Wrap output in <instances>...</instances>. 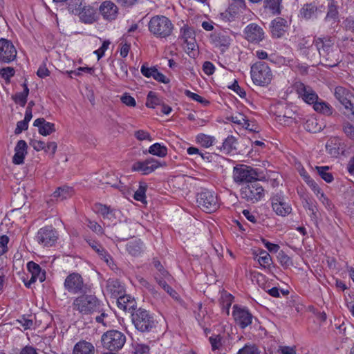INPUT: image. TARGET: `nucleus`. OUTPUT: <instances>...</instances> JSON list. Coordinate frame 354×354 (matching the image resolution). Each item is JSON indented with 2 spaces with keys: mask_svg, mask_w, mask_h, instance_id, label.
Masks as SVG:
<instances>
[{
  "mask_svg": "<svg viewBox=\"0 0 354 354\" xmlns=\"http://www.w3.org/2000/svg\"><path fill=\"white\" fill-rule=\"evenodd\" d=\"M334 43L332 37H318L314 40V44L320 55L321 63L330 68L336 66L341 62L339 51L334 47Z\"/></svg>",
  "mask_w": 354,
  "mask_h": 354,
  "instance_id": "nucleus-1",
  "label": "nucleus"
},
{
  "mask_svg": "<svg viewBox=\"0 0 354 354\" xmlns=\"http://www.w3.org/2000/svg\"><path fill=\"white\" fill-rule=\"evenodd\" d=\"M73 310L77 311L83 315H91L94 313H100L102 310V304L95 295L81 293V295L75 297L73 301Z\"/></svg>",
  "mask_w": 354,
  "mask_h": 354,
  "instance_id": "nucleus-2",
  "label": "nucleus"
},
{
  "mask_svg": "<svg viewBox=\"0 0 354 354\" xmlns=\"http://www.w3.org/2000/svg\"><path fill=\"white\" fill-rule=\"evenodd\" d=\"M148 28L155 37L166 39L171 35L174 26L168 17L164 15H156L151 18Z\"/></svg>",
  "mask_w": 354,
  "mask_h": 354,
  "instance_id": "nucleus-3",
  "label": "nucleus"
},
{
  "mask_svg": "<svg viewBox=\"0 0 354 354\" xmlns=\"http://www.w3.org/2000/svg\"><path fill=\"white\" fill-rule=\"evenodd\" d=\"M259 169L250 166L241 164L236 165L233 168V180L238 185H247L256 180H259Z\"/></svg>",
  "mask_w": 354,
  "mask_h": 354,
  "instance_id": "nucleus-4",
  "label": "nucleus"
},
{
  "mask_svg": "<svg viewBox=\"0 0 354 354\" xmlns=\"http://www.w3.org/2000/svg\"><path fill=\"white\" fill-rule=\"evenodd\" d=\"M251 77L254 84L265 86L268 85L273 77L272 72L264 62H257L251 66Z\"/></svg>",
  "mask_w": 354,
  "mask_h": 354,
  "instance_id": "nucleus-5",
  "label": "nucleus"
},
{
  "mask_svg": "<svg viewBox=\"0 0 354 354\" xmlns=\"http://www.w3.org/2000/svg\"><path fill=\"white\" fill-rule=\"evenodd\" d=\"M64 287L66 290L73 295L91 292V286L84 282L80 274L73 272L65 279Z\"/></svg>",
  "mask_w": 354,
  "mask_h": 354,
  "instance_id": "nucleus-6",
  "label": "nucleus"
},
{
  "mask_svg": "<svg viewBox=\"0 0 354 354\" xmlns=\"http://www.w3.org/2000/svg\"><path fill=\"white\" fill-rule=\"evenodd\" d=\"M131 320L135 328L140 332H149L155 326V320L151 313L143 308H138L131 313Z\"/></svg>",
  "mask_w": 354,
  "mask_h": 354,
  "instance_id": "nucleus-7",
  "label": "nucleus"
},
{
  "mask_svg": "<svg viewBox=\"0 0 354 354\" xmlns=\"http://www.w3.org/2000/svg\"><path fill=\"white\" fill-rule=\"evenodd\" d=\"M196 203L198 207L206 213L214 212L219 207L217 194L208 189H203L197 194Z\"/></svg>",
  "mask_w": 354,
  "mask_h": 354,
  "instance_id": "nucleus-8",
  "label": "nucleus"
},
{
  "mask_svg": "<svg viewBox=\"0 0 354 354\" xmlns=\"http://www.w3.org/2000/svg\"><path fill=\"white\" fill-rule=\"evenodd\" d=\"M101 342L104 348L111 351L121 349L126 342L125 335L118 330H110L104 333Z\"/></svg>",
  "mask_w": 354,
  "mask_h": 354,
  "instance_id": "nucleus-9",
  "label": "nucleus"
},
{
  "mask_svg": "<svg viewBox=\"0 0 354 354\" xmlns=\"http://www.w3.org/2000/svg\"><path fill=\"white\" fill-rule=\"evenodd\" d=\"M240 195L242 199L254 204L264 197L265 190L259 180H256L241 187Z\"/></svg>",
  "mask_w": 354,
  "mask_h": 354,
  "instance_id": "nucleus-10",
  "label": "nucleus"
},
{
  "mask_svg": "<svg viewBox=\"0 0 354 354\" xmlns=\"http://www.w3.org/2000/svg\"><path fill=\"white\" fill-rule=\"evenodd\" d=\"M334 95L346 109L351 111L354 109V90L353 88L338 86L335 88Z\"/></svg>",
  "mask_w": 354,
  "mask_h": 354,
  "instance_id": "nucleus-11",
  "label": "nucleus"
},
{
  "mask_svg": "<svg viewBox=\"0 0 354 354\" xmlns=\"http://www.w3.org/2000/svg\"><path fill=\"white\" fill-rule=\"evenodd\" d=\"M70 10L74 15H77L82 21L92 24L95 20V10L90 6L82 5L80 0H75V7L71 5Z\"/></svg>",
  "mask_w": 354,
  "mask_h": 354,
  "instance_id": "nucleus-12",
  "label": "nucleus"
},
{
  "mask_svg": "<svg viewBox=\"0 0 354 354\" xmlns=\"http://www.w3.org/2000/svg\"><path fill=\"white\" fill-rule=\"evenodd\" d=\"M165 165V162L161 163L153 158H149L145 160L135 162L131 166V171L139 172L142 175H148L153 172L158 167Z\"/></svg>",
  "mask_w": 354,
  "mask_h": 354,
  "instance_id": "nucleus-13",
  "label": "nucleus"
},
{
  "mask_svg": "<svg viewBox=\"0 0 354 354\" xmlns=\"http://www.w3.org/2000/svg\"><path fill=\"white\" fill-rule=\"evenodd\" d=\"M270 201L272 210L277 215L286 216L291 213L292 207L281 192L274 194Z\"/></svg>",
  "mask_w": 354,
  "mask_h": 354,
  "instance_id": "nucleus-14",
  "label": "nucleus"
},
{
  "mask_svg": "<svg viewBox=\"0 0 354 354\" xmlns=\"http://www.w3.org/2000/svg\"><path fill=\"white\" fill-rule=\"evenodd\" d=\"M232 316L235 323L242 329L250 325L253 319L248 308L236 304L233 306Z\"/></svg>",
  "mask_w": 354,
  "mask_h": 354,
  "instance_id": "nucleus-15",
  "label": "nucleus"
},
{
  "mask_svg": "<svg viewBox=\"0 0 354 354\" xmlns=\"http://www.w3.org/2000/svg\"><path fill=\"white\" fill-rule=\"evenodd\" d=\"M37 241L44 247L53 245L57 239L56 230L52 226L41 228L36 235Z\"/></svg>",
  "mask_w": 354,
  "mask_h": 354,
  "instance_id": "nucleus-16",
  "label": "nucleus"
},
{
  "mask_svg": "<svg viewBox=\"0 0 354 354\" xmlns=\"http://www.w3.org/2000/svg\"><path fill=\"white\" fill-rule=\"evenodd\" d=\"M16 57L17 50L13 44L6 39H0V62L10 63Z\"/></svg>",
  "mask_w": 354,
  "mask_h": 354,
  "instance_id": "nucleus-17",
  "label": "nucleus"
},
{
  "mask_svg": "<svg viewBox=\"0 0 354 354\" xmlns=\"http://www.w3.org/2000/svg\"><path fill=\"white\" fill-rule=\"evenodd\" d=\"M244 34L248 41L254 44L259 43L265 37L263 29L255 23L248 24L244 29Z\"/></svg>",
  "mask_w": 354,
  "mask_h": 354,
  "instance_id": "nucleus-18",
  "label": "nucleus"
},
{
  "mask_svg": "<svg viewBox=\"0 0 354 354\" xmlns=\"http://www.w3.org/2000/svg\"><path fill=\"white\" fill-rule=\"evenodd\" d=\"M180 38L183 39L184 43L187 45L188 54L196 50L197 44L195 39V32L193 28L187 25H184L180 30Z\"/></svg>",
  "mask_w": 354,
  "mask_h": 354,
  "instance_id": "nucleus-19",
  "label": "nucleus"
},
{
  "mask_svg": "<svg viewBox=\"0 0 354 354\" xmlns=\"http://www.w3.org/2000/svg\"><path fill=\"white\" fill-rule=\"evenodd\" d=\"M339 6L336 0H327V12L324 22L334 27L339 21Z\"/></svg>",
  "mask_w": 354,
  "mask_h": 354,
  "instance_id": "nucleus-20",
  "label": "nucleus"
},
{
  "mask_svg": "<svg viewBox=\"0 0 354 354\" xmlns=\"http://www.w3.org/2000/svg\"><path fill=\"white\" fill-rule=\"evenodd\" d=\"M27 268L31 273L30 279L28 282H25V286L27 288H30V286L35 283L37 280H39L40 282L45 281L46 272L44 270H41L39 264L33 261H29L27 263Z\"/></svg>",
  "mask_w": 354,
  "mask_h": 354,
  "instance_id": "nucleus-21",
  "label": "nucleus"
},
{
  "mask_svg": "<svg viewBox=\"0 0 354 354\" xmlns=\"http://www.w3.org/2000/svg\"><path fill=\"white\" fill-rule=\"evenodd\" d=\"M296 88L299 96L301 97L305 102L313 104V106L317 100H319L317 94L311 87L306 86L303 83H299L297 84Z\"/></svg>",
  "mask_w": 354,
  "mask_h": 354,
  "instance_id": "nucleus-22",
  "label": "nucleus"
},
{
  "mask_svg": "<svg viewBox=\"0 0 354 354\" xmlns=\"http://www.w3.org/2000/svg\"><path fill=\"white\" fill-rule=\"evenodd\" d=\"M135 225L136 223L127 221L120 222L118 224L115 225L114 232L116 234V238L124 241L132 236L134 233L133 226Z\"/></svg>",
  "mask_w": 354,
  "mask_h": 354,
  "instance_id": "nucleus-23",
  "label": "nucleus"
},
{
  "mask_svg": "<svg viewBox=\"0 0 354 354\" xmlns=\"http://www.w3.org/2000/svg\"><path fill=\"white\" fill-rule=\"evenodd\" d=\"M210 38L213 44L216 47L221 48L222 51L227 49L231 44V38L225 31L214 32L211 35Z\"/></svg>",
  "mask_w": 354,
  "mask_h": 354,
  "instance_id": "nucleus-24",
  "label": "nucleus"
},
{
  "mask_svg": "<svg viewBox=\"0 0 354 354\" xmlns=\"http://www.w3.org/2000/svg\"><path fill=\"white\" fill-rule=\"evenodd\" d=\"M326 150L331 157L336 158L344 151V145L337 138H332L326 144Z\"/></svg>",
  "mask_w": 354,
  "mask_h": 354,
  "instance_id": "nucleus-25",
  "label": "nucleus"
},
{
  "mask_svg": "<svg viewBox=\"0 0 354 354\" xmlns=\"http://www.w3.org/2000/svg\"><path fill=\"white\" fill-rule=\"evenodd\" d=\"M106 289L113 298H118L125 292L124 286L117 279H109L106 281Z\"/></svg>",
  "mask_w": 354,
  "mask_h": 354,
  "instance_id": "nucleus-26",
  "label": "nucleus"
},
{
  "mask_svg": "<svg viewBox=\"0 0 354 354\" xmlns=\"http://www.w3.org/2000/svg\"><path fill=\"white\" fill-rule=\"evenodd\" d=\"M28 145L26 141L20 140L15 147V154L12 157V162L15 165L24 163V158L27 154Z\"/></svg>",
  "mask_w": 354,
  "mask_h": 354,
  "instance_id": "nucleus-27",
  "label": "nucleus"
},
{
  "mask_svg": "<svg viewBox=\"0 0 354 354\" xmlns=\"http://www.w3.org/2000/svg\"><path fill=\"white\" fill-rule=\"evenodd\" d=\"M100 11L105 19L111 21L117 17L118 7L113 2L106 1L101 4Z\"/></svg>",
  "mask_w": 354,
  "mask_h": 354,
  "instance_id": "nucleus-28",
  "label": "nucleus"
},
{
  "mask_svg": "<svg viewBox=\"0 0 354 354\" xmlns=\"http://www.w3.org/2000/svg\"><path fill=\"white\" fill-rule=\"evenodd\" d=\"M323 6L318 8L314 3H306L300 10V16L305 19H317L318 12H322Z\"/></svg>",
  "mask_w": 354,
  "mask_h": 354,
  "instance_id": "nucleus-29",
  "label": "nucleus"
},
{
  "mask_svg": "<svg viewBox=\"0 0 354 354\" xmlns=\"http://www.w3.org/2000/svg\"><path fill=\"white\" fill-rule=\"evenodd\" d=\"M33 125L38 128L39 134L47 136L54 133L55 130V124L47 122L44 118H37L34 121Z\"/></svg>",
  "mask_w": 354,
  "mask_h": 354,
  "instance_id": "nucleus-30",
  "label": "nucleus"
},
{
  "mask_svg": "<svg viewBox=\"0 0 354 354\" xmlns=\"http://www.w3.org/2000/svg\"><path fill=\"white\" fill-rule=\"evenodd\" d=\"M136 301L129 295L122 294L117 299V304L120 309L131 314L133 313L134 307L136 306Z\"/></svg>",
  "mask_w": 354,
  "mask_h": 354,
  "instance_id": "nucleus-31",
  "label": "nucleus"
},
{
  "mask_svg": "<svg viewBox=\"0 0 354 354\" xmlns=\"http://www.w3.org/2000/svg\"><path fill=\"white\" fill-rule=\"evenodd\" d=\"M287 21L283 18L278 17L272 21L271 32L272 35L276 38H280L283 36L287 27Z\"/></svg>",
  "mask_w": 354,
  "mask_h": 354,
  "instance_id": "nucleus-32",
  "label": "nucleus"
},
{
  "mask_svg": "<svg viewBox=\"0 0 354 354\" xmlns=\"http://www.w3.org/2000/svg\"><path fill=\"white\" fill-rule=\"evenodd\" d=\"M126 249L131 256L140 257L145 252V246L140 239H135L126 245Z\"/></svg>",
  "mask_w": 354,
  "mask_h": 354,
  "instance_id": "nucleus-33",
  "label": "nucleus"
},
{
  "mask_svg": "<svg viewBox=\"0 0 354 354\" xmlns=\"http://www.w3.org/2000/svg\"><path fill=\"white\" fill-rule=\"evenodd\" d=\"M86 242L89 246L98 254L100 258L104 260L107 264L113 262L112 257L108 252L101 245V244L94 240H87Z\"/></svg>",
  "mask_w": 354,
  "mask_h": 354,
  "instance_id": "nucleus-34",
  "label": "nucleus"
},
{
  "mask_svg": "<svg viewBox=\"0 0 354 354\" xmlns=\"http://www.w3.org/2000/svg\"><path fill=\"white\" fill-rule=\"evenodd\" d=\"M94 346L86 341H80L73 348V354H94Z\"/></svg>",
  "mask_w": 354,
  "mask_h": 354,
  "instance_id": "nucleus-35",
  "label": "nucleus"
},
{
  "mask_svg": "<svg viewBox=\"0 0 354 354\" xmlns=\"http://www.w3.org/2000/svg\"><path fill=\"white\" fill-rule=\"evenodd\" d=\"M74 194V189L71 187L62 186L57 188L52 196L57 200L63 201L71 198Z\"/></svg>",
  "mask_w": 354,
  "mask_h": 354,
  "instance_id": "nucleus-36",
  "label": "nucleus"
},
{
  "mask_svg": "<svg viewBox=\"0 0 354 354\" xmlns=\"http://www.w3.org/2000/svg\"><path fill=\"white\" fill-rule=\"evenodd\" d=\"M282 0H264L263 8L274 15L281 13Z\"/></svg>",
  "mask_w": 354,
  "mask_h": 354,
  "instance_id": "nucleus-37",
  "label": "nucleus"
},
{
  "mask_svg": "<svg viewBox=\"0 0 354 354\" xmlns=\"http://www.w3.org/2000/svg\"><path fill=\"white\" fill-rule=\"evenodd\" d=\"M313 109L315 111L326 115H330L333 113V107L322 100H317L314 104Z\"/></svg>",
  "mask_w": 354,
  "mask_h": 354,
  "instance_id": "nucleus-38",
  "label": "nucleus"
},
{
  "mask_svg": "<svg viewBox=\"0 0 354 354\" xmlns=\"http://www.w3.org/2000/svg\"><path fill=\"white\" fill-rule=\"evenodd\" d=\"M24 91L22 92L17 93L12 95V98L15 103L19 104L21 106H24L27 102V97L29 94V88L26 82L23 84Z\"/></svg>",
  "mask_w": 354,
  "mask_h": 354,
  "instance_id": "nucleus-39",
  "label": "nucleus"
},
{
  "mask_svg": "<svg viewBox=\"0 0 354 354\" xmlns=\"http://www.w3.org/2000/svg\"><path fill=\"white\" fill-rule=\"evenodd\" d=\"M148 151L151 155L163 158L167 154V148L166 146L156 142L149 147Z\"/></svg>",
  "mask_w": 354,
  "mask_h": 354,
  "instance_id": "nucleus-40",
  "label": "nucleus"
},
{
  "mask_svg": "<svg viewBox=\"0 0 354 354\" xmlns=\"http://www.w3.org/2000/svg\"><path fill=\"white\" fill-rule=\"evenodd\" d=\"M95 211L101 214L104 219H111L113 216V211L109 206L101 203L95 205Z\"/></svg>",
  "mask_w": 354,
  "mask_h": 354,
  "instance_id": "nucleus-41",
  "label": "nucleus"
},
{
  "mask_svg": "<svg viewBox=\"0 0 354 354\" xmlns=\"http://www.w3.org/2000/svg\"><path fill=\"white\" fill-rule=\"evenodd\" d=\"M235 143L236 139L234 136H227L223 142L221 151L226 154L230 153L234 149H235Z\"/></svg>",
  "mask_w": 354,
  "mask_h": 354,
  "instance_id": "nucleus-42",
  "label": "nucleus"
},
{
  "mask_svg": "<svg viewBox=\"0 0 354 354\" xmlns=\"http://www.w3.org/2000/svg\"><path fill=\"white\" fill-rule=\"evenodd\" d=\"M319 176L326 183H330L333 181L334 178L332 173L329 172L328 166H317L315 167Z\"/></svg>",
  "mask_w": 354,
  "mask_h": 354,
  "instance_id": "nucleus-43",
  "label": "nucleus"
},
{
  "mask_svg": "<svg viewBox=\"0 0 354 354\" xmlns=\"http://www.w3.org/2000/svg\"><path fill=\"white\" fill-rule=\"evenodd\" d=\"M196 142L205 148H208L213 145L215 140L214 137L206 135L204 133H199L196 138Z\"/></svg>",
  "mask_w": 354,
  "mask_h": 354,
  "instance_id": "nucleus-44",
  "label": "nucleus"
},
{
  "mask_svg": "<svg viewBox=\"0 0 354 354\" xmlns=\"http://www.w3.org/2000/svg\"><path fill=\"white\" fill-rule=\"evenodd\" d=\"M147 185L145 182H140L139 187L134 194V199L137 201L144 203L146 201V191Z\"/></svg>",
  "mask_w": 354,
  "mask_h": 354,
  "instance_id": "nucleus-45",
  "label": "nucleus"
},
{
  "mask_svg": "<svg viewBox=\"0 0 354 354\" xmlns=\"http://www.w3.org/2000/svg\"><path fill=\"white\" fill-rule=\"evenodd\" d=\"M234 297L227 292H225L221 295V304L223 306V309L226 310L227 315H229L230 306L233 302Z\"/></svg>",
  "mask_w": 354,
  "mask_h": 354,
  "instance_id": "nucleus-46",
  "label": "nucleus"
},
{
  "mask_svg": "<svg viewBox=\"0 0 354 354\" xmlns=\"http://www.w3.org/2000/svg\"><path fill=\"white\" fill-rule=\"evenodd\" d=\"M158 285L166 291L171 297L178 299V295L171 286H169L165 280L159 279L157 277H155Z\"/></svg>",
  "mask_w": 354,
  "mask_h": 354,
  "instance_id": "nucleus-47",
  "label": "nucleus"
},
{
  "mask_svg": "<svg viewBox=\"0 0 354 354\" xmlns=\"http://www.w3.org/2000/svg\"><path fill=\"white\" fill-rule=\"evenodd\" d=\"M258 261L261 266L266 268L270 266L272 259L268 252L261 250L259 254Z\"/></svg>",
  "mask_w": 354,
  "mask_h": 354,
  "instance_id": "nucleus-48",
  "label": "nucleus"
},
{
  "mask_svg": "<svg viewBox=\"0 0 354 354\" xmlns=\"http://www.w3.org/2000/svg\"><path fill=\"white\" fill-rule=\"evenodd\" d=\"M160 104V100L158 97L156 93L149 92L147 96L146 106L149 108L154 109L156 105Z\"/></svg>",
  "mask_w": 354,
  "mask_h": 354,
  "instance_id": "nucleus-49",
  "label": "nucleus"
},
{
  "mask_svg": "<svg viewBox=\"0 0 354 354\" xmlns=\"http://www.w3.org/2000/svg\"><path fill=\"white\" fill-rule=\"evenodd\" d=\"M256 56L259 59H269V60L272 62H277V63H281L283 62H284V59L281 57H276L275 59L274 58H272L271 57H268V53L263 50H258L256 51Z\"/></svg>",
  "mask_w": 354,
  "mask_h": 354,
  "instance_id": "nucleus-50",
  "label": "nucleus"
},
{
  "mask_svg": "<svg viewBox=\"0 0 354 354\" xmlns=\"http://www.w3.org/2000/svg\"><path fill=\"white\" fill-rule=\"evenodd\" d=\"M259 351L255 344H245L239 349L237 354H259Z\"/></svg>",
  "mask_w": 354,
  "mask_h": 354,
  "instance_id": "nucleus-51",
  "label": "nucleus"
},
{
  "mask_svg": "<svg viewBox=\"0 0 354 354\" xmlns=\"http://www.w3.org/2000/svg\"><path fill=\"white\" fill-rule=\"evenodd\" d=\"M221 339L222 337L219 334H214L209 337V342L211 344L212 350L213 351H216V349H218L221 346Z\"/></svg>",
  "mask_w": 354,
  "mask_h": 354,
  "instance_id": "nucleus-52",
  "label": "nucleus"
},
{
  "mask_svg": "<svg viewBox=\"0 0 354 354\" xmlns=\"http://www.w3.org/2000/svg\"><path fill=\"white\" fill-rule=\"evenodd\" d=\"M277 258L283 267L288 268L292 265V259L283 251L279 252Z\"/></svg>",
  "mask_w": 354,
  "mask_h": 354,
  "instance_id": "nucleus-53",
  "label": "nucleus"
},
{
  "mask_svg": "<svg viewBox=\"0 0 354 354\" xmlns=\"http://www.w3.org/2000/svg\"><path fill=\"white\" fill-rule=\"evenodd\" d=\"M15 69L12 67H5L0 69V75L6 81L9 82L10 79L15 75Z\"/></svg>",
  "mask_w": 354,
  "mask_h": 354,
  "instance_id": "nucleus-54",
  "label": "nucleus"
},
{
  "mask_svg": "<svg viewBox=\"0 0 354 354\" xmlns=\"http://www.w3.org/2000/svg\"><path fill=\"white\" fill-rule=\"evenodd\" d=\"M156 70V67H149L147 63H144L140 68V72L145 77L147 78L153 77L154 75L153 71Z\"/></svg>",
  "mask_w": 354,
  "mask_h": 354,
  "instance_id": "nucleus-55",
  "label": "nucleus"
},
{
  "mask_svg": "<svg viewBox=\"0 0 354 354\" xmlns=\"http://www.w3.org/2000/svg\"><path fill=\"white\" fill-rule=\"evenodd\" d=\"M184 93L187 97L196 102H200L203 104H209V102L204 99L203 97L189 90H185Z\"/></svg>",
  "mask_w": 354,
  "mask_h": 354,
  "instance_id": "nucleus-56",
  "label": "nucleus"
},
{
  "mask_svg": "<svg viewBox=\"0 0 354 354\" xmlns=\"http://www.w3.org/2000/svg\"><path fill=\"white\" fill-rule=\"evenodd\" d=\"M344 28L354 34V15H349L343 21Z\"/></svg>",
  "mask_w": 354,
  "mask_h": 354,
  "instance_id": "nucleus-57",
  "label": "nucleus"
},
{
  "mask_svg": "<svg viewBox=\"0 0 354 354\" xmlns=\"http://www.w3.org/2000/svg\"><path fill=\"white\" fill-rule=\"evenodd\" d=\"M118 64L120 69L117 75L120 79L125 80L128 77L127 64L123 60H119Z\"/></svg>",
  "mask_w": 354,
  "mask_h": 354,
  "instance_id": "nucleus-58",
  "label": "nucleus"
},
{
  "mask_svg": "<svg viewBox=\"0 0 354 354\" xmlns=\"http://www.w3.org/2000/svg\"><path fill=\"white\" fill-rule=\"evenodd\" d=\"M121 102L125 105L131 107H134L136 105L135 99L130 95L128 93H124L120 97Z\"/></svg>",
  "mask_w": 354,
  "mask_h": 354,
  "instance_id": "nucleus-59",
  "label": "nucleus"
},
{
  "mask_svg": "<svg viewBox=\"0 0 354 354\" xmlns=\"http://www.w3.org/2000/svg\"><path fill=\"white\" fill-rule=\"evenodd\" d=\"M342 129L347 137L354 139V126L348 122L343 123Z\"/></svg>",
  "mask_w": 354,
  "mask_h": 354,
  "instance_id": "nucleus-60",
  "label": "nucleus"
},
{
  "mask_svg": "<svg viewBox=\"0 0 354 354\" xmlns=\"http://www.w3.org/2000/svg\"><path fill=\"white\" fill-rule=\"evenodd\" d=\"M30 145L37 151L44 150L45 152H48V149L46 148V143L41 140H32L30 142Z\"/></svg>",
  "mask_w": 354,
  "mask_h": 354,
  "instance_id": "nucleus-61",
  "label": "nucleus"
},
{
  "mask_svg": "<svg viewBox=\"0 0 354 354\" xmlns=\"http://www.w3.org/2000/svg\"><path fill=\"white\" fill-rule=\"evenodd\" d=\"M231 121L238 124H243L246 129L249 128V121L242 114H239V116H232Z\"/></svg>",
  "mask_w": 354,
  "mask_h": 354,
  "instance_id": "nucleus-62",
  "label": "nucleus"
},
{
  "mask_svg": "<svg viewBox=\"0 0 354 354\" xmlns=\"http://www.w3.org/2000/svg\"><path fill=\"white\" fill-rule=\"evenodd\" d=\"M109 44H110L109 41H108V40L104 41L102 46L99 49L94 51V54H95L97 55L98 60L104 56V53L108 49Z\"/></svg>",
  "mask_w": 354,
  "mask_h": 354,
  "instance_id": "nucleus-63",
  "label": "nucleus"
},
{
  "mask_svg": "<svg viewBox=\"0 0 354 354\" xmlns=\"http://www.w3.org/2000/svg\"><path fill=\"white\" fill-rule=\"evenodd\" d=\"M149 351V347L147 344H137L134 347L135 354H146Z\"/></svg>",
  "mask_w": 354,
  "mask_h": 354,
  "instance_id": "nucleus-64",
  "label": "nucleus"
}]
</instances>
